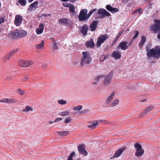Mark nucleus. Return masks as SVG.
I'll use <instances>...</instances> for the list:
<instances>
[{
	"label": "nucleus",
	"instance_id": "f257e3e1",
	"mask_svg": "<svg viewBox=\"0 0 160 160\" xmlns=\"http://www.w3.org/2000/svg\"><path fill=\"white\" fill-rule=\"evenodd\" d=\"M82 56L81 59L80 65L78 66V63L75 62L74 65L78 68L83 67L84 65H88L91 63L92 58L90 56V53L88 52H82Z\"/></svg>",
	"mask_w": 160,
	"mask_h": 160
},
{
	"label": "nucleus",
	"instance_id": "f03ea898",
	"mask_svg": "<svg viewBox=\"0 0 160 160\" xmlns=\"http://www.w3.org/2000/svg\"><path fill=\"white\" fill-rule=\"evenodd\" d=\"M97 11L96 8L91 9L88 14V10L86 9H82L78 16V18L80 21H87L90 18L92 14Z\"/></svg>",
	"mask_w": 160,
	"mask_h": 160
},
{
	"label": "nucleus",
	"instance_id": "7ed1b4c3",
	"mask_svg": "<svg viewBox=\"0 0 160 160\" xmlns=\"http://www.w3.org/2000/svg\"><path fill=\"white\" fill-rule=\"evenodd\" d=\"M148 57H155L158 58L160 57V46H157L151 49L147 54Z\"/></svg>",
	"mask_w": 160,
	"mask_h": 160
},
{
	"label": "nucleus",
	"instance_id": "20e7f679",
	"mask_svg": "<svg viewBox=\"0 0 160 160\" xmlns=\"http://www.w3.org/2000/svg\"><path fill=\"white\" fill-rule=\"evenodd\" d=\"M150 30L152 32H154L155 33L160 32L158 34L157 38L160 39V20H156L155 21L154 24L152 25L150 27Z\"/></svg>",
	"mask_w": 160,
	"mask_h": 160
},
{
	"label": "nucleus",
	"instance_id": "39448f33",
	"mask_svg": "<svg viewBox=\"0 0 160 160\" xmlns=\"http://www.w3.org/2000/svg\"><path fill=\"white\" fill-rule=\"evenodd\" d=\"M27 34L26 31L22 30H16L15 32H11L12 37L15 39L24 37L27 35Z\"/></svg>",
	"mask_w": 160,
	"mask_h": 160
},
{
	"label": "nucleus",
	"instance_id": "423d86ee",
	"mask_svg": "<svg viewBox=\"0 0 160 160\" xmlns=\"http://www.w3.org/2000/svg\"><path fill=\"white\" fill-rule=\"evenodd\" d=\"M108 37V35L107 34L100 35L98 39L96 46L98 48L100 47L101 44L105 41Z\"/></svg>",
	"mask_w": 160,
	"mask_h": 160
},
{
	"label": "nucleus",
	"instance_id": "0eeeda50",
	"mask_svg": "<svg viewBox=\"0 0 160 160\" xmlns=\"http://www.w3.org/2000/svg\"><path fill=\"white\" fill-rule=\"evenodd\" d=\"M113 77V73L112 72L109 73L104 77L103 84L105 86H108Z\"/></svg>",
	"mask_w": 160,
	"mask_h": 160
},
{
	"label": "nucleus",
	"instance_id": "6e6552de",
	"mask_svg": "<svg viewBox=\"0 0 160 160\" xmlns=\"http://www.w3.org/2000/svg\"><path fill=\"white\" fill-rule=\"evenodd\" d=\"M98 14L99 15V18H103L106 16L109 17L111 14L105 9L100 8L98 11Z\"/></svg>",
	"mask_w": 160,
	"mask_h": 160
},
{
	"label": "nucleus",
	"instance_id": "1a4fd4ad",
	"mask_svg": "<svg viewBox=\"0 0 160 160\" xmlns=\"http://www.w3.org/2000/svg\"><path fill=\"white\" fill-rule=\"evenodd\" d=\"M85 144H81L78 146V148L79 153L80 154L86 156L88 155V153L85 150Z\"/></svg>",
	"mask_w": 160,
	"mask_h": 160
},
{
	"label": "nucleus",
	"instance_id": "9d476101",
	"mask_svg": "<svg viewBox=\"0 0 160 160\" xmlns=\"http://www.w3.org/2000/svg\"><path fill=\"white\" fill-rule=\"evenodd\" d=\"M22 20L23 19L22 16L19 15H16L14 21V24L16 26H18L21 24Z\"/></svg>",
	"mask_w": 160,
	"mask_h": 160
},
{
	"label": "nucleus",
	"instance_id": "9b49d317",
	"mask_svg": "<svg viewBox=\"0 0 160 160\" xmlns=\"http://www.w3.org/2000/svg\"><path fill=\"white\" fill-rule=\"evenodd\" d=\"M128 42H122L118 44L117 48H121L123 50H126L129 47V45H128Z\"/></svg>",
	"mask_w": 160,
	"mask_h": 160
},
{
	"label": "nucleus",
	"instance_id": "f8f14e48",
	"mask_svg": "<svg viewBox=\"0 0 160 160\" xmlns=\"http://www.w3.org/2000/svg\"><path fill=\"white\" fill-rule=\"evenodd\" d=\"M98 22L97 21L94 20L89 26V28L92 32L95 31L96 29Z\"/></svg>",
	"mask_w": 160,
	"mask_h": 160
},
{
	"label": "nucleus",
	"instance_id": "ddd939ff",
	"mask_svg": "<svg viewBox=\"0 0 160 160\" xmlns=\"http://www.w3.org/2000/svg\"><path fill=\"white\" fill-rule=\"evenodd\" d=\"M103 122L102 120H95L92 122L91 125H88V127L90 128H94L96 127L98 124L100 123Z\"/></svg>",
	"mask_w": 160,
	"mask_h": 160
},
{
	"label": "nucleus",
	"instance_id": "4468645a",
	"mask_svg": "<svg viewBox=\"0 0 160 160\" xmlns=\"http://www.w3.org/2000/svg\"><path fill=\"white\" fill-rule=\"evenodd\" d=\"M88 29V26L86 24L83 25L81 29V33H82L84 36L86 35L87 33Z\"/></svg>",
	"mask_w": 160,
	"mask_h": 160
},
{
	"label": "nucleus",
	"instance_id": "2eb2a0df",
	"mask_svg": "<svg viewBox=\"0 0 160 160\" xmlns=\"http://www.w3.org/2000/svg\"><path fill=\"white\" fill-rule=\"evenodd\" d=\"M106 9L112 13L117 12L119 11V9L116 8H113L109 5H107L106 6Z\"/></svg>",
	"mask_w": 160,
	"mask_h": 160
},
{
	"label": "nucleus",
	"instance_id": "dca6fc26",
	"mask_svg": "<svg viewBox=\"0 0 160 160\" xmlns=\"http://www.w3.org/2000/svg\"><path fill=\"white\" fill-rule=\"evenodd\" d=\"M112 57L116 59H120L121 57L120 52L118 51H114L113 53H112Z\"/></svg>",
	"mask_w": 160,
	"mask_h": 160
},
{
	"label": "nucleus",
	"instance_id": "f3484780",
	"mask_svg": "<svg viewBox=\"0 0 160 160\" xmlns=\"http://www.w3.org/2000/svg\"><path fill=\"white\" fill-rule=\"evenodd\" d=\"M44 27V24L43 23H40L39 26V28L36 29L37 34H40L42 33L43 32Z\"/></svg>",
	"mask_w": 160,
	"mask_h": 160
},
{
	"label": "nucleus",
	"instance_id": "a211bd4d",
	"mask_svg": "<svg viewBox=\"0 0 160 160\" xmlns=\"http://www.w3.org/2000/svg\"><path fill=\"white\" fill-rule=\"evenodd\" d=\"M124 149L123 148H120L118 150L115 152L114 155L113 157L111 158L112 159L114 158H118L119 157L124 151Z\"/></svg>",
	"mask_w": 160,
	"mask_h": 160
},
{
	"label": "nucleus",
	"instance_id": "6ab92c4d",
	"mask_svg": "<svg viewBox=\"0 0 160 160\" xmlns=\"http://www.w3.org/2000/svg\"><path fill=\"white\" fill-rule=\"evenodd\" d=\"M115 95V92L114 91L112 92L111 94L109 96L107 97L106 100V103L107 104H109L110 103L113 98L114 95Z\"/></svg>",
	"mask_w": 160,
	"mask_h": 160
},
{
	"label": "nucleus",
	"instance_id": "aec40b11",
	"mask_svg": "<svg viewBox=\"0 0 160 160\" xmlns=\"http://www.w3.org/2000/svg\"><path fill=\"white\" fill-rule=\"evenodd\" d=\"M95 45L94 42L92 39H91L90 41H88L86 43V46L88 48H92Z\"/></svg>",
	"mask_w": 160,
	"mask_h": 160
},
{
	"label": "nucleus",
	"instance_id": "412c9836",
	"mask_svg": "<svg viewBox=\"0 0 160 160\" xmlns=\"http://www.w3.org/2000/svg\"><path fill=\"white\" fill-rule=\"evenodd\" d=\"M146 41V37L143 35L141 37V40L138 44V46L141 49L142 47Z\"/></svg>",
	"mask_w": 160,
	"mask_h": 160
},
{
	"label": "nucleus",
	"instance_id": "4be33fe9",
	"mask_svg": "<svg viewBox=\"0 0 160 160\" xmlns=\"http://www.w3.org/2000/svg\"><path fill=\"white\" fill-rule=\"evenodd\" d=\"M103 77V76L102 75L97 76L94 79V82H93V84H96Z\"/></svg>",
	"mask_w": 160,
	"mask_h": 160
},
{
	"label": "nucleus",
	"instance_id": "5701e85b",
	"mask_svg": "<svg viewBox=\"0 0 160 160\" xmlns=\"http://www.w3.org/2000/svg\"><path fill=\"white\" fill-rule=\"evenodd\" d=\"M59 23L67 24L68 23V20L67 18H62L59 20Z\"/></svg>",
	"mask_w": 160,
	"mask_h": 160
},
{
	"label": "nucleus",
	"instance_id": "b1692460",
	"mask_svg": "<svg viewBox=\"0 0 160 160\" xmlns=\"http://www.w3.org/2000/svg\"><path fill=\"white\" fill-rule=\"evenodd\" d=\"M123 31H121L120 33H119L118 35L116 37V38L115 39L114 41L112 42V46H114L116 43L117 42L118 40V39L119 38H120V36L123 33Z\"/></svg>",
	"mask_w": 160,
	"mask_h": 160
},
{
	"label": "nucleus",
	"instance_id": "393cba45",
	"mask_svg": "<svg viewBox=\"0 0 160 160\" xmlns=\"http://www.w3.org/2000/svg\"><path fill=\"white\" fill-rule=\"evenodd\" d=\"M69 131H62L60 132H57L58 134L59 135L62 136H65L67 134L69 133Z\"/></svg>",
	"mask_w": 160,
	"mask_h": 160
},
{
	"label": "nucleus",
	"instance_id": "a878e982",
	"mask_svg": "<svg viewBox=\"0 0 160 160\" xmlns=\"http://www.w3.org/2000/svg\"><path fill=\"white\" fill-rule=\"evenodd\" d=\"M33 109L32 108L29 106H26L25 108L23 109L22 111L28 112L30 111H33Z\"/></svg>",
	"mask_w": 160,
	"mask_h": 160
},
{
	"label": "nucleus",
	"instance_id": "bb28decb",
	"mask_svg": "<svg viewBox=\"0 0 160 160\" xmlns=\"http://www.w3.org/2000/svg\"><path fill=\"white\" fill-rule=\"evenodd\" d=\"M144 152V150L136 151L135 153V156L138 157L141 156L143 154Z\"/></svg>",
	"mask_w": 160,
	"mask_h": 160
},
{
	"label": "nucleus",
	"instance_id": "cd10ccee",
	"mask_svg": "<svg viewBox=\"0 0 160 160\" xmlns=\"http://www.w3.org/2000/svg\"><path fill=\"white\" fill-rule=\"evenodd\" d=\"M38 4V2L37 1H36L34 2L33 3L31 4L30 6L28 8V10L29 11H32V8H33L34 7H35V6H37Z\"/></svg>",
	"mask_w": 160,
	"mask_h": 160
},
{
	"label": "nucleus",
	"instance_id": "c85d7f7f",
	"mask_svg": "<svg viewBox=\"0 0 160 160\" xmlns=\"http://www.w3.org/2000/svg\"><path fill=\"white\" fill-rule=\"evenodd\" d=\"M136 151H140V150H143L142 146L139 143H136L134 145Z\"/></svg>",
	"mask_w": 160,
	"mask_h": 160
},
{
	"label": "nucleus",
	"instance_id": "c756f323",
	"mask_svg": "<svg viewBox=\"0 0 160 160\" xmlns=\"http://www.w3.org/2000/svg\"><path fill=\"white\" fill-rule=\"evenodd\" d=\"M26 61L23 60H20L18 62V65L22 67H26Z\"/></svg>",
	"mask_w": 160,
	"mask_h": 160
},
{
	"label": "nucleus",
	"instance_id": "7c9ffc66",
	"mask_svg": "<svg viewBox=\"0 0 160 160\" xmlns=\"http://www.w3.org/2000/svg\"><path fill=\"white\" fill-rule=\"evenodd\" d=\"M44 41L42 40L40 44H38L36 46V48L39 49L43 47L44 46Z\"/></svg>",
	"mask_w": 160,
	"mask_h": 160
},
{
	"label": "nucleus",
	"instance_id": "2f4dec72",
	"mask_svg": "<svg viewBox=\"0 0 160 160\" xmlns=\"http://www.w3.org/2000/svg\"><path fill=\"white\" fill-rule=\"evenodd\" d=\"M119 102V100L118 99H116L113 101V102L110 104V106L111 107H113L118 104Z\"/></svg>",
	"mask_w": 160,
	"mask_h": 160
},
{
	"label": "nucleus",
	"instance_id": "473e14b6",
	"mask_svg": "<svg viewBox=\"0 0 160 160\" xmlns=\"http://www.w3.org/2000/svg\"><path fill=\"white\" fill-rule=\"evenodd\" d=\"M22 6H25L27 4V0H16Z\"/></svg>",
	"mask_w": 160,
	"mask_h": 160
},
{
	"label": "nucleus",
	"instance_id": "72a5a7b5",
	"mask_svg": "<svg viewBox=\"0 0 160 160\" xmlns=\"http://www.w3.org/2000/svg\"><path fill=\"white\" fill-rule=\"evenodd\" d=\"M153 108L152 107L150 106L145 108V109L144 111V113L145 114L147 113L148 112L152 111Z\"/></svg>",
	"mask_w": 160,
	"mask_h": 160
},
{
	"label": "nucleus",
	"instance_id": "f704fd0d",
	"mask_svg": "<svg viewBox=\"0 0 160 160\" xmlns=\"http://www.w3.org/2000/svg\"><path fill=\"white\" fill-rule=\"evenodd\" d=\"M17 92L19 94L22 96L25 93V91L24 90H21L20 88H18L17 90Z\"/></svg>",
	"mask_w": 160,
	"mask_h": 160
},
{
	"label": "nucleus",
	"instance_id": "c9c22d12",
	"mask_svg": "<svg viewBox=\"0 0 160 160\" xmlns=\"http://www.w3.org/2000/svg\"><path fill=\"white\" fill-rule=\"evenodd\" d=\"M69 111L67 110L65 112H61L59 113V114L62 116H66L69 115Z\"/></svg>",
	"mask_w": 160,
	"mask_h": 160
},
{
	"label": "nucleus",
	"instance_id": "e433bc0d",
	"mask_svg": "<svg viewBox=\"0 0 160 160\" xmlns=\"http://www.w3.org/2000/svg\"><path fill=\"white\" fill-rule=\"evenodd\" d=\"M69 10L70 12L74 13L75 11V8L73 5L71 4V5L69 7Z\"/></svg>",
	"mask_w": 160,
	"mask_h": 160
},
{
	"label": "nucleus",
	"instance_id": "4c0bfd02",
	"mask_svg": "<svg viewBox=\"0 0 160 160\" xmlns=\"http://www.w3.org/2000/svg\"><path fill=\"white\" fill-rule=\"evenodd\" d=\"M26 67H30L33 64V62L32 61H26Z\"/></svg>",
	"mask_w": 160,
	"mask_h": 160
},
{
	"label": "nucleus",
	"instance_id": "58836bf2",
	"mask_svg": "<svg viewBox=\"0 0 160 160\" xmlns=\"http://www.w3.org/2000/svg\"><path fill=\"white\" fill-rule=\"evenodd\" d=\"M82 108V105H78L73 108V109L75 111H79L81 110Z\"/></svg>",
	"mask_w": 160,
	"mask_h": 160
},
{
	"label": "nucleus",
	"instance_id": "ea45409f",
	"mask_svg": "<svg viewBox=\"0 0 160 160\" xmlns=\"http://www.w3.org/2000/svg\"><path fill=\"white\" fill-rule=\"evenodd\" d=\"M17 101L15 98H8V103H16Z\"/></svg>",
	"mask_w": 160,
	"mask_h": 160
},
{
	"label": "nucleus",
	"instance_id": "a19ab883",
	"mask_svg": "<svg viewBox=\"0 0 160 160\" xmlns=\"http://www.w3.org/2000/svg\"><path fill=\"white\" fill-rule=\"evenodd\" d=\"M11 56L9 54V53L5 55L3 58V60L5 61L7 60H9L11 58Z\"/></svg>",
	"mask_w": 160,
	"mask_h": 160
},
{
	"label": "nucleus",
	"instance_id": "79ce46f5",
	"mask_svg": "<svg viewBox=\"0 0 160 160\" xmlns=\"http://www.w3.org/2000/svg\"><path fill=\"white\" fill-rule=\"evenodd\" d=\"M75 155V152H72L68 156L67 160H73L72 157Z\"/></svg>",
	"mask_w": 160,
	"mask_h": 160
},
{
	"label": "nucleus",
	"instance_id": "37998d69",
	"mask_svg": "<svg viewBox=\"0 0 160 160\" xmlns=\"http://www.w3.org/2000/svg\"><path fill=\"white\" fill-rule=\"evenodd\" d=\"M58 102L60 104L65 105L67 103V101L66 100L61 99L58 100Z\"/></svg>",
	"mask_w": 160,
	"mask_h": 160
},
{
	"label": "nucleus",
	"instance_id": "c03bdc74",
	"mask_svg": "<svg viewBox=\"0 0 160 160\" xmlns=\"http://www.w3.org/2000/svg\"><path fill=\"white\" fill-rule=\"evenodd\" d=\"M142 9L141 8H139L138 9H137L136 10L134 11L133 12V13H138V14H140L141 13Z\"/></svg>",
	"mask_w": 160,
	"mask_h": 160
},
{
	"label": "nucleus",
	"instance_id": "a18cd8bd",
	"mask_svg": "<svg viewBox=\"0 0 160 160\" xmlns=\"http://www.w3.org/2000/svg\"><path fill=\"white\" fill-rule=\"evenodd\" d=\"M52 49L54 50H56L58 49V47L57 45V43L55 42L52 45Z\"/></svg>",
	"mask_w": 160,
	"mask_h": 160
},
{
	"label": "nucleus",
	"instance_id": "49530a36",
	"mask_svg": "<svg viewBox=\"0 0 160 160\" xmlns=\"http://www.w3.org/2000/svg\"><path fill=\"white\" fill-rule=\"evenodd\" d=\"M29 79L28 75H25L24 77L22 78L21 81L22 82H25Z\"/></svg>",
	"mask_w": 160,
	"mask_h": 160
},
{
	"label": "nucleus",
	"instance_id": "de8ad7c7",
	"mask_svg": "<svg viewBox=\"0 0 160 160\" xmlns=\"http://www.w3.org/2000/svg\"><path fill=\"white\" fill-rule=\"evenodd\" d=\"M134 33L135 34V35L132 38V40H134L138 36L139 34V32L138 30L135 31Z\"/></svg>",
	"mask_w": 160,
	"mask_h": 160
},
{
	"label": "nucleus",
	"instance_id": "09e8293b",
	"mask_svg": "<svg viewBox=\"0 0 160 160\" xmlns=\"http://www.w3.org/2000/svg\"><path fill=\"white\" fill-rule=\"evenodd\" d=\"M17 51V49H14L10 51L8 53L11 57L14 53Z\"/></svg>",
	"mask_w": 160,
	"mask_h": 160
},
{
	"label": "nucleus",
	"instance_id": "8fccbe9b",
	"mask_svg": "<svg viewBox=\"0 0 160 160\" xmlns=\"http://www.w3.org/2000/svg\"><path fill=\"white\" fill-rule=\"evenodd\" d=\"M71 120V118L68 117L64 121V123H68Z\"/></svg>",
	"mask_w": 160,
	"mask_h": 160
},
{
	"label": "nucleus",
	"instance_id": "3c124183",
	"mask_svg": "<svg viewBox=\"0 0 160 160\" xmlns=\"http://www.w3.org/2000/svg\"><path fill=\"white\" fill-rule=\"evenodd\" d=\"M62 5L64 7L69 8L70 5H71V4L68 3H62Z\"/></svg>",
	"mask_w": 160,
	"mask_h": 160
},
{
	"label": "nucleus",
	"instance_id": "603ef678",
	"mask_svg": "<svg viewBox=\"0 0 160 160\" xmlns=\"http://www.w3.org/2000/svg\"><path fill=\"white\" fill-rule=\"evenodd\" d=\"M103 56V59L102 61V62H103L105 60L108 58L109 55H105L102 56Z\"/></svg>",
	"mask_w": 160,
	"mask_h": 160
},
{
	"label": "nucleus",
	"instance_id": "864d4df0",
	"mask_svg": "<svg viewBox=\"0 0 160 160\" xmlns=\"http://www.w3.org/2000/svg\"><path fill=\"white\" fill-rule=\"evenodd\" d=\"M62 118H57L54 121V122H58L59 121L62 120Z\"/></svg>",
	"mask_w": 160,
	"mask_h": 160
},
{
	"label": "nucleus",
	"instance_id": "5fc2aeb1",
	"mask_svg": "<svg viewBox=\"0 0 160 160\" xmlns=\"http://www.w3.org/2000/svg\"><path fill=\"white\" fill-rule=\"evenodd\" d=\"M8 98H5L2 100V102L8 103Z\"/></svg>",
	"mask_w": 160,
	"mask_h": 160
},
{
	"label": "nucleus",
	"instance_id": "6e6d98bb",
	"mask_svg": "<svg viewBox=\"0 0 160 160\" xmlns=\"http://www.w3.org/2000/svg\"><path fill=\"white\" fill-rule=\"evenodd\" d=\"M4 21V18L2 17L0 18V25Z\"/></svg>",
	"mask_w": 160,
	"mask_h": 160
},
{
	"label": "nucleus",
	"instance_id": "4d7b16f0",
	"mask_svg": "<svg viewBox=\"0 0 160 160\" xmlns=\"http://www.w3.org/2000/svg\"><path fill=\"white\" fill-rule=\"evenodd\" d=\"M12 78L11 76H7L6 77V80L7 81H10Z\"/></svg>",
	"mask_w": 160,
	"mask_h": 160
},
{
	"label": "nucleus",
	"instance_id": "13d9d810",
	"mask_svg": "<svg viewBox=\"0 0 160 160\" xmlns=\"http://www.w3.org/2000/svg\"><path fill=\"white\" fill-rule=\"evenodd\" d=\"M42 16H43V17L44 16V17H47V16H51V14H42Z\"/></svg>",
	"mask_w": 160,
	"mask_h": 160
},
{
	"label": "nucleus",
	"instance_id": "bf43d9fd",
	"mask_svg": "<svg viewBox=\"0 0 160 160\" xmlns=\"http://www.w3.org/2000/svg\"><path fill=\"white\" fill-rule=\"evenodd\" d=\"M42 68L45 69L47 68V66L46 64L44 63L42 64Z\"/></svg>",
	"mask_w": 160,
	"mask_h": 160
},
{
	"label": "nucleus",
	"instance_id": "052dcab7",
	"mask_svg": "<svg viewBox=\"0 0 160 160\" xmlns=\"http://www.w3.org/2000/svg\"><path fill=\"white\" fill-rule=\"evenodd\" d=\"M42 15V14H38V17L39 18H41L43 17Z\"/></svg>",
	"mask_w": 160,
	"mask_h": 160
},
{
	"label": "nucleus",
	"instance_id": "680f3d73",
	"mask_svg": "<svg viewBox=\"0 0 160 160\" xmlns=\"http://www.w3.org/2000/svg\"><path fill=\"white\" fill-rule=\"evenodd\" d=\"M145 113H144V112H142L140 113V116L141 117H142V116H143L145 114Z\"/></svg>",
	"mask_w": 160,
	"mask_h": 160
},
{
	"label": "nucleus",
	"instance_id": "e2e57ef3",
	"mask_svg": "<svg viewBox=\"0 0 160 160\" xmlns=\"http://www.w3.org/2000/svg\"><path fill=\"white\" fill-rule=\"evenodd\" d=\"M103 56H102L100 59V61H99L100 62H102V59H103Z\"/></svg>",
	"mask_w": 160,
	"mask_h": 160
},
{
	"label": "nucleus",
	"instance_id": "0e129e2a",
	"mask_svg": "<svg viewBox=\"0 0 160 160\" xmlns=\"http://www.w3.org/2000/svg\"><path fill=\"white\" fill-rule=\"evenodd\" d=\"M62 2H67L69 0H61Z\"/></svg>",
	"mask_w": 160,
	"mask_h": 160
},
{
	"label": "nucleus",
	"instance_id": "69168bd1",
	"mask_svg": "<svg viewBox=\"0 0 160 160\" xmlns=\"http://www.w3.org/2000/svg\"><path fill=\"white\" fill-rule=\"evenodd\" d=\"M76 0H70V1L71 2H75Z\"/></svg>",
	"mask_w": 160,
	"mask_h": 160
},
{
	"label": "nucleus",
	"instance_id": "338daca9",
	"mask_svg": "<svg viewBox=\"0 0 160 160\" xmlns=\"http://www.w3.org/2000/svg\"><path fill=\"white\" fill-rule=\"evenodd\" d=\"M34 0H28V2L31 3V2H32Z\"/></svg>",
	"mask_w": 160,
	"mask_h": 160
},
{
	"label": "nucleus",
	"instance_id": "774afa93",
	"mask_svg": "<svg viewBox=\"0 0 160 160\" xmlns=\"http://www.w3.org/2000/svg\"><path fill=\"white\" fill-rule=\"evenodd\" d=\"M132 41H131V42H130V43H129V44H128V45H129V46H131V45H132Z\"/></svg>",
	"mask_w": 160,
	"mask_h": 160
}]
</instances>
